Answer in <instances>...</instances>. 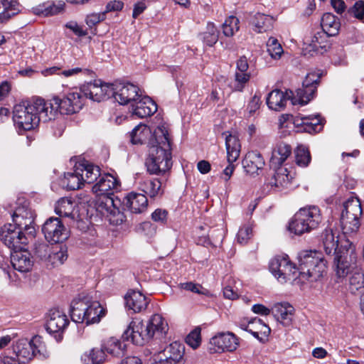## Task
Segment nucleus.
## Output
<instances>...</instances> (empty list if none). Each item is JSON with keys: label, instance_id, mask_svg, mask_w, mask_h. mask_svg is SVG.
I'll use <instances>...</instances> for the list:
<instances>
[{"label": "nucleus", "instance_id": "nucleus-9", "mask_svg": "<svg viewBox=\"0 0 364 364\" xmlns=\"http://www.w3.org/2000/svg\"><path fill=\"white\" fill-rule=\"evenodd\" d=\"M320 78L321 74L318 73L307 74L303 81L302 87L296 90V95L292 98V103L302 105L307 104L314 97Z\"/></svg>", "mask_w": 364, "mask_h": 364}, {"label": "nucleus", "instance_id": "nucleus-37", "mask_svg": "<svg viewBox=\"0 0 364 364\" xmlns=\"http://www.w3.org/2000/svg\"><path fill=\"white\" fill-rule=\"evenodd\" d=\"M65 3L60 1L58 4L53 3H43L32 8V12L38 16H51L60 13L64 9Z\"/></svg>", "mask_w": 364, "mask_h": 364}, {"label": "nucleus", "instance_id": "nucleus-38", "mask_svg": "<svg viewBox=\"0 0 364 364\" xmlns=\"http://www.w3.org/2000/svg\"><path fill=\"white\" fill-rule=\"evenodd\" d=\"M340 25L338 18L331 13L324 14L321 18V26L322 30L328 36H334L337 35Z\"/></svg>", "mask_w": 364, "mask_h": 364}, {"label": "nucleus", "instance_id": "nucleus-42", "mask_svg": "<svg viewBox=\"0 0 364 364\" xmlns=\"http://www.w3.org/2000/svg\"><path fill=\"white\" fill-rule=\"evenodd\" d=\"M82 173L77 170V166L75 165L74 172H68L65 174L63 179V184L65 186L68 190H77L81 188L84 184L82 178Z\"/></svg>", "mask_w": 364, "mask_h": 364}, {"label": "nucleus", "instance_id": "nucleus-49", "mask_svg": "<svg viewBox=\"0 0 364 364\" xmlns=\"http://www.w3.org/2000/svg\"><path fill=\"white\" fill-rule=\"evenodd\" d=\"M67 258V250L65 247L60 246L52 247L48 255V260L47 262V264L58 266L63 264Z\"/></svg>", "mask_w": 364, "mask_h": 364}, {"label": "nucleus", "instance_id": "nucleus-6", "mask_svg": "<svg viewBox=\"0 0 364 364\" xmlns=\"http://www.w3.org/2000/svg\"><path fill=\"white\" fill-rule=\"evenodd\" d=\"M362 214L361 202L357 197H350L343 203L341 224L345 234L356 232L359 230Z\"/></svg>", "mask_w": 364, "mask_h": 364}, {"label": "nucleus", "instance_id": "nucleus-52", "mask_svg": "<svg viewBox=\"0 0 364 364\" xmlns=\"http://www.w3.org/2000/svg\"><path fill=\"white\" fill-rule=\"evenodd\" d=\"M309 149L304 146H299L295 150L296 164L301 167H306L311 161Z\"/></svg>", "mask_w": 364, "mask_h": 364}, {"label": "nucleus", "instance_id": "nucleus-2", "mask_svg": "<svg viewBox=\"0 0 364 364\" xmlns=\"http://www.w3.org/2000/svg\"><path fill=\"white\" fill-rule=\"evenodd\" d=\"M297 281L299 284L314 283L321 279L326 272V264L321 253L303 250L299 253Z\"/></svg>", "mask_w": 364, "mask_h": 364}, {"label": "nucleus", "instance_id": "nucleus-25", "mask_svg": "<svg viewBox=\"0 0 364 364\" xmlns=\"http://www.w3.org/2000/svg\"><path fill=\"white\" fill-rule=\"evenodd\" d=\"M11 262L14 269L24 273L32 269L33 266V257L25 249H18L11 253Z\"/></svg>", "mask_w": 364, "mask_h": 364}, {"label": "nucleus", "instance_id": "nucleus-43", "mask_svg": "<svg viewBox=\"0 0 364 364\" xmlns=\"http://www.w3.org/2000/svg\"><path fill=\"white\" fill-rule=\"evenodd\" d=\"M273 17L261 13H257L254 16L252 24L255 26V31L264 33L269 31L273 27Z\"/></svg>", "mask_w": 364, "mask_h": 364}, {"label": "nucleus", "instance_id": "nucleus-12", "mask_svg": "<svg viewBox=\"0 0 364 364\" xmlns=\"http://www.w3.org/2000/svg\"><path fill=\"white\" fill-rule=\"evenodd\" d=\"M239 346L238 338L231 332L218 333L210 340V353H220L225 351L233 352Z\"/></svg>", "mask_w": 364, "mask_h": 364}, {"label": "nucleus", "instance_id": "nucleus-51", "mask_svg": "<svg viewBox=\"0 0 364 364\" xmlns=\"http://www.w3.org/2000/svg\"><path fill=\"white\" fill-rule=\"evenodd\" d=\"M239 24L240 21L236 16H229L223 23V33L227 37L233 36L235 33L239 31Z\"/></svg>", "mask_w": 364, "mask_h": 364}, {"label": "nucleus", "instance_id": "nucleus-31", "mask_svg": "<svg viewBox=\"0 0 364 364\" xmlns=\"http://www.w3.org/2000/svg\"><path fill=\"white\" fill-rule=\"evenodd\" d=\"M124 204L131 213H140L146 209L148 200L144 194L130 193L126 197Z\"/></svg>", "mask_w": 364, "mask_h": 364}, {"label": "nucleus", "instance_id": "nucleus-29", "mask_svg": "<svg viewBox=\"0 0 364 364\" xmlns=\"http://www.w3.org/2000/svg\"><path fill=\"white\" fill-rule=\"evenodd\" d=\"M76 166L77 170L82 173V178L84 183H92L101 176L100 167L87 161H79L76 164Z\"/></svg>", "mask_w": 364, "mask_h": 364}, {"label": "nucleus", "instance_id": "nucleus-59", "mask_svg": "<svg viewBox=\"0 0 364 364\" xmlns=\"http://www.w3.org/2000/svg\"><path fill=\"white\" fill-rule=\"evenodd\" d=\"M186 342L193 349L197 348L201 342L200 328H196L186 337Z\"/></svg>", "mask_w": 364, "mask_h": 364}, {"label": "nucleus", "instance_id": "nucleus-24", "mask_svg": "<svg viewBox=\"0 0 364 364\" xmlns=\"http://www.w3.org/2000/svg\"><path fill=\"white\" fill-rule=\"evenodd\" d=\"M97 180V183L92 186V191L99 196L98 205L101 198L105 196L112 197V191L118 187V181L111 174H101Z\"/></svg>", "mask_w": 364, "mask_h": 364}, {"label": "nucleus", "instance_id": "nucleus-10", "mask_svg": "<svg viewBox=\"0 0 364 364\" xmlns=\"http://www.w3.org/2000/svg\"><path fill=\"white\" fill-rule=\"evenodd\" d=\"M139 88L129 82H115L112 84V97L120 105L134 103L141 97Z\"/></svg>", "mask_w": 364, "mask_h": 364}, {"label": "nucleus", "instance_id": "nucleus-45", "mask_svg": "<svg viewBox=\"0 0 364 364\" xmlns=\"http://www.w3.org/2000/svg\"><path fill=\"white\" fill-rule=\"evenodd\" d=\"M364 287V272L361 268L355 266L349 274V289L355 294Z\"/></svg>", "mask_w": 364, "mask_h": 364}, {"label": "nucleus", "instance_id": "nucleus-11", "mask_svg": "<svg viewBox=\"0 0 364 364\" xmlns=\"http://www.w3.org/2000/svg\"><path fill=\"white\" fill-rule=\"evenodd\" d=\"M83 96L80 92H70L63 98L58 96L53 97V101L56 109V113L59 112L63 114H72L79 112L83 105Z\"/></svg>", "mask_w": 364, "mask_h": 364}, {"label": "nucleus", "instance_id": "nucleus-55", "mask_svg": "<svg viewBox=\"0 0 364 364\" xmlns=\"http://www.w3.org/2000/svg\"><path fill=\"white\" fill-rule=\"evenodd\" d=\"M328 36L323 30L318 31L312 37L310 46L315 50H318L319 48L326 50L328 46L327 38Z\"/></svg>", "mask_w": 364, "mask_h": 364}, {"label": "nucleus", "instance_id": "nucleus-39", "mask_svg": "<svg viewBox=\"0 0 364 364\" xmlns=\"http://www.w3.org/2000/svg\"><path fill=\"white\" fill-rule=\"evenodd\" d=\"M102 346L105 353L117 358L122 356L126 349V345L123 344L118 338L114 337L105 341Z\"/></svg>", "mask_w": 364, "mask_h": 364}, {"label": "nucleus", "instance_id": "nucleus-15", "mask_svg": "<svg viewBox=\"0 0 364 364\" xmlns=\"http://www.w3.org/2000/svg\"><path fill=\"white\" fill-rule=\"evenodd\" d=\"M1 240L10 249L16 250L28 242V237L15 224H7L0 230Z\"/></svg>", "mask_w": 364, "mask_h": 364}, {"label": "nucleus", "instance_id": "nucleus-57", "mask_svg": "<svg viewBox=\"0 0 364 364\" xmlns=\"http://www.w3.org/2000/svg\"><path fill=\"white\" fill-rule=\"evenodd\" d=\"M252 235V228L250 224H245L240 227L237 235V242L240 244H246Z\"/></svg>", "mask_w": 364, "mask_h": 364}, {"label": "nucleus", "instance_id": "nucleus-3", "mask_svg": "<svg viewBox=\"0 0 364 364\" xmlns=\"http://www.w3.org/2000/svg\"><path fill=\"white\" fill-rule=\"evenodd\" d=\"M105 315V310L97 301L85 293L75 298L70 305V316L75 323L87 325L98 323Z\"/></svg>", "mask_w": 364, "mask_h": 364}, {"label": "nucleus", "instance_id": "nucleus-18", "mask_svg": "<svg viewBox=\"0 0 364 364\" xmlns=\"http://www.w3.org/2000/svg\"><path fill=\"white\" fill-rule=\"evenodd\" d=\"M112 84H103L95 80L84 85L81 88L83 95L93 101L100 102L112 96Z\"/></svg>", "mask_w": 364, "mask_h": 364}, {"label": "nucleus", "instance_id": "nucleus-34", "mask_svg": "<svg viewBox=\"0 0 364 364\" xmlns=\"http://www.w3.org/2000/svg\"><path fill=\"white\" fill-rule=\"evenodd\" d=\"M223 135L225 136L228 161H236L240 156L241 148L239 139L235 134L229 132L224 133Z\"/></svg>", "mask_w": 364, "mask_h": 364}, {"label": "nucleus", "instance_id": "nucleus-23", "mask_svg": "<svg viewBox=\"0 0 364 364\" xmlns=\"http://www.w3.org/2000/svg\"><path fill=\"white\" fill-rule=\"evenodd\" d=\"M146 331H149L150 340L161 339L166 335L168 331V323L159 314H155L151 316L145 324Z\"/></svg>", "mask_w": 364, "mask_h": 364}, {"label": "nucleus", "instance_id": "nucleus-35", "mask_svg": "<svg viewBox=\"0 0 364 364\" xmlns=\"http://www.w3.org/2000/svg\"><path fill=\"white\" fill-rule=\"evenodd\" d=\"M274 175L269 184L275 188H287L291 183L292 176L289 174L287 168L277 166Z\"/></svg>", "mask_w": 364, "mask_h": 364}, {"label": "nucleus", "instance_id": "nucleus-62", "mask_svg": "<svg viewBox=\"0 0 364 364\" xmlns=\"http://www.w3.org/2000/svg\"><path fill=\"white\" fill-rule=\"evenodd\" d=\"M105 18V12L93 13L86 16L85 22L89 27L92 28V26L97 25L98 23L104 21Z\"/></svg>", "mask_w": 364, "mask_h": 364}, {"label": "nucleus", "instance_id": "nucleus-50", "mask_svg": "<svg viewBox=\"0 0 364 364\" xmlns=\"http://www.w3.org/2000/svg\"><path fill=\"white\" fill-rule=\"evenodd\" d=\"M203 41L208 46L216 43L219 37V31L212 22L207 23L206 30L200 34Z\"/></svg>", "mask_w": 364, "mask_h": 364}, {"label": "nucleus", "instance_id": "nucleus-8", "mask_svg": "<svg viewBox=\"0 0 364 364\" xmlns=\"http://www.w3.org/2000/svg\"><path fill=\"white\" fill-rule=\"evenodd\" d=\"M269 270L281 283L292 281L294 284H299L297 281L298 268L291 262L287 256L274 257L270 261Z\"/></svg>", "mask_w": 364, "mask_h": 364}, {"label": "nucleus", "instance_id": "nucleus-44", "mask_svg": "<svg viewBox=\"0 0 364 364\" xmlns=\"http://www.w3.org/2000/svg\"><path fill=\"white\" fill-rule=\"evenodd\" d=\"M151 134V129L146 124L140 123L132 131L131 141L133 144H142L147 141Z\"/></svg>", "mask_w": 364, "mask_h": 364}, {"label": "nucleus", "instance_id": "nucleus-21", "mask_svg": "<svg viewBox=\"0 0 364 364\" xmlns=\"http://www.w3.org/2000/svg\"><path fill=\"white\" fill-rule=\"evenodd\" d=\"M129 111L133 116L144 118L154 114L157 111L156 104L148 96H142L131 104Z\"/></svg>", "mask_w": 364, "mask_h": 364}, {"label": "nucleus", "instance_id": "nucleus-22", "mask_svg": "<svg viewBox=\"0 0 364 364\" xmlns=\"http://www.w3.org/2000/svg\"><path fill=\"white\" fill-rule=\"evenodd\" d=\"M98 209L109 215V223L112 225H118L125 220V215L115 206L112 197L105 196L101 198Z\"/></svg>", "mask_w": 364, "mask_h": 364}, {"label": "nucleus", "instance_id": "nucleus-36", "mask_svg": "<svg viewBox=\"0 0 364 364\" xmlns=\"http://www.w3.org/2000/svg\"><path fill=\"white\" fill-rule=\"evenodd\" d=\"M184 353V346L179 342L174 341L166 346L159 353L166 359L177 364L183 358Z\"/></svg>", "mask_w": 364, "mask_h": 364}, {"label": "nucleus", "instance_id": "nucleus-40", "mask_svg": "<svg viewBox=\"0 0 364 364\" xmlns=\"http://www.w3.org/2000/svg\"><path fill=\"white\" fill-rule=\"evenodd\" d=\"M13 221L17 226L28 225L34 223L35 214L31 209L18 208L12 215Z\"/></svg>", "mask_w": 364, "mask_h": 364}, {"label": "nucleus", "instance_id": "nucleus-14", "mask_svg": "<svg viewBox=\"0 0 364 364\" xmlns=\"http://www.w3.org/2000/svg\"><path fill=\"white\" fill-rule=\"evenodd\" d=\"M69 324L66 314L59 309L49 310L46 316V329L50 334H54L57 341H60L61 333Z\"/></svg>", "mask_w": 364, "mask_h": 364}, {"label": "nucleus", "instance_id": "nucleus-46", "mask_svg": "<svg viewBox=\"0 0 364 364\" xmlns=\"http://www.w3.org/2000/svg\"><path fill=\"white\" fill-rule=\"evenodd\" d=\"M242 328L250 332L257 338H259V333L267 336L270 332L269 327L257 318L250 321L247 325H242Z\"/></svg>", "mask_w": 364, "mask_h": 364}, {"label": "nucleus", "instance_id": "nucleus-58", "mask_svg": "<svg viewBox=\"0 0 364 364\" xmlns=\"http://www.w3.org/2000/svg\"><path fill=\"white\" fill-rule=\"evenodd\" d=\"M301 124L311 125L314 130L321 129L322 119L320 115H306L301 117Z\"/></svg>", "mask_w": 364, "mask_h": 364}, {"label": "nucleus", "instance_id": "nucleus-27", "mask_svg": "<svg viewBox=\"0 0 364 364\" xmlns=\"http://www.w3.org/2000/svg\"><path fill=\"white\" fill-rule=\"evenodd\" d=\"M245 171L251 175H258L264 166L262 156L257 151L248 152L242 161Z\"/></svg>", "mask_w": 364, "mask_h": 364}, {"label": "nucleus", "instance_id": "nucleus-13", "mask_svg": "<svg viewBox=\"0 0 364 364\" xmlns=\"http://www.w3.org/2000/svg\"><path fill=\"white\" fill-rule=\"evenodd\" d=\"M13 120L16 127L20 130L28 131L38 124V119L34 112H31L29 105L18 104L14 106Z\"/></svg>", "mask_w": 364, "mask_h": 364}, {"label": "nucleus", "instance_id": "nucleus-33", "mask_svg": "<svg viewBox=\"0 0 364 364\" xmlns=\"http://www.w3.org/2000/svg\"><path fill=\"white\" fill-rule=\"evenodd\" d=\"M19 12L18 0H0V23L6 22Z\"/></svg>", "mask_w": 364, "mask_h": 364}, {"label": "nucleus", "instance_id": "nucleus-54", "mask_svg": "<svg viewBox=\"0 0 364 364\" xmlns=\"http://www.w3.org/2000/svg\"><path fill=\"white\" fill-rule=\"evenodd\" d=\"M250 77V73L235 72V78L231 85L232 90L242 92L249 82Z\"/></svg>", "mask_w": 364, "mask_h": 364}, {"label": "nucleus", "instance_id": "nucleus-1", "mask_svg": "<svg viewBox=\"0 0 364 364\" xmlns=\"http://www.w3.org/2000/svg\"><path fill=\"white\" fill-rule=\"evenodd\" d=\"M156 146H153L145 165L150 174L168 176L172 166L171 141L165 124L159 125L153 134Z\"/></svg>", "mask_w": 364, "mask_h": 364}, {"label": "nucleus", "instance_id": "nucleus-47", "mask_svg": "<svg viewBox=\"0 0 364 364\" xmlns=\"http://www.w3.org/2000/svg\"><path fill=\"white\" fill-rule=\"evenodd\" d=\"M105 358L106 354L102 346L101 348L91 349L89 352L85 353L81 357L84 364H101L105 360Z\"/></svg>", "mask_w": 364, "mask_h": 364}, {"label": "nucleus", "instance_id": "nucleus-56", "mask_svg": "<svg viewBox=\"0 0 364 364\" xmlns=\"http://www.w3.org/2000/svg\"><path fill=\"white\" fill-rule=\"evenodd\" d=\"M178 287L181 289L191 291L198 294L208 295L209 291L203 288L200 284L192 282L180 283Z\"/></svg>", "mask_w": 364, "mask_h": 364}, {"label": "nucleus", "instance_id": "nucleus-5", "mask_svg": "<svg viewBox=\"0 0 364 364\" xmlns=\"http://www.w3.org/2000/svg\"><path fill=\"white\" fill-rule=\"evenodd\" d=\"M356 259L355 246L348 240L341 242L333 260L334 271L338 279H343L350 273L356 266Z\"/></svg>", "mask_w": 364, "mask_h": 364}, {"label": "nucleus", "instance_id": "nucleus-19", "mask_svg": "<svg viewBox=\"0 0 364 364\" xmlns=\"http://www.w3.org/2000/svg\"><path fill=\"white\" fill-rule=\"evenodd\" d=\"M28 105L31 112H34L38 119V122L41 121L46 122L55 117L56 109H55L54 102H48L43 98L36 97L33 98Z\"/></svg>", "mask_w": 364, "mask_h": 364}, {"label": "nucleus", "instance_id": "nucleus-7", "mask_svg": "<svg viewBox=\"0 0 364 364\" xmlns=\"http://www.w3.org/2000/svg\"><path fill=\"white\" fill-rule=\"evenodd\" d=\"M13 351L20 363L28 362L34 355L46 357L48 352L42 338L36 336L31 341L19 339L13 346Z\"/></svg>", "mask_w": 364, "mask_h": 364}, {"label": "nucleus", "instance_id": "nucleus-17", "mask_svg": "<svg viewBox=\"0 0 364 364\" xmlns=\"http://www.w3.org/2000/svg\"><path fill=\"white\" fill-rule=\"evenodd\" d=\"M122 338L127 341L130 340L133 343L139 346H142L151 341L145 323L138 319L130 322L122 334Z\"/></svg>", "mask_w": 364, "mask_h": 364}, {"label": "nucleus", "instance_id": "nucleus-63", "mask_svg": "<svg viewBox=\"0 0 364 364\" xmlns=\"http://www.w3.org/2000/svg\"><path fill=\"white\" fill-rule=\"evenodd\" d=\"M168 212L166 210L158 208L151 214V218L154 221L161 224L166 223Z\"/></svg>", "mask_w": 364, "mask_h": 364}, {"label": "nucleus", "instance_id": "nucleus-20", "mask_svg": "<svg viewBox=\"0 0 364 364\" xmlns=\"http://www.w3.org/2000/svg\"><path fill=\"white\" fill-rule=\"evenodd\" d=\"M167 180L168 176H161L160 178H142L138 183V188L146 198H155L163 195Z\"/></svg>", "mask_w": 364, "mask_h": 364}, {"label": "nucleus", "instance_id": "nucleus-16", "mask_svg": "<svg viewBox=\"0 0 364 364\" xmlns=\"http://www.w3.org/2000/svg\"><path fill=\"white\" fill-rule=\"evenodd\" d=\"M46 239L53 243H60L65 240L68 235L62 221L58 218H48L42 227Z\"/></svg>", "mask_w": 364, "mask_h": 364}, {"label": "nucleus", "instance_id": "nucleus-53", "mask_svg": "<svg viewBox=\"0 0 364 364\" xmlns=\"http://www.w3.org/2000/svg\"><path fill=\"white\" fill-rule=\"evenodd\" d=\"M267 52L274 60L279 59L284 54V50L279 43L278 40L274 37H270L267 42Z\"/></svg>", "mask_w": 364, "mask_h": 364}, {"label": "nucleus", "instance_id": "nucleus-28", "mask_svg": "<svg viewBox=\"0 0 364 364\" xmlns=\"http://www.w3.org/2000/svg\"><path fill=\"white\" fill-rule=\"evenodd\" d=\"M126 306L134 313H139L146 309L149 300L139 291L131 290L125 296Z\"/></svg>", "mask_w": 364, "mask_h": 364}, {"label": "nucleus", "instance_id": "nucleus-60", "mask_svg": "<svg viewBox=\"0 0 364 364\" xmlns=\"http://www.w3.org/2000/svg\"><path fill=\"white\" fill-rule=\"evenodd\" d=\"M261 105L260 97L255 95L248 102L245 117L250 118L255 115Z\"/></svg>", "mask_w": 364, "mask_h": 364}, {"label": "nucleus", "instance_id": "nucleus-30", "mask_svg": "<svg viewBox=\"0 0 364 364\" xmlns=\"http://www.w3.org/2000/svg\"><path fill=\"white\" fill-rule=\"evenodd\" d=\"M291 154V147L289 144L283 141L277 143L272 152L271 165L274 168L277 166H281Z\"/></svg>", "mask_w": 364, "mask_h": 364}, {"label": "nucleus", "instance_id": "nucleus-26", "mask_svg": "<svg viewBox=\"0 0 364 364\" xmlns=\"http://www.w3.org/2000/svg\"><path fill=\"white\" fill-rule=\"evenodd\" d=\"M76 203L67 198H60L55 206V212L62 218H67L71 223L79 220V214L75 210Z\"/></svg>", "mask_w": 364, "mask_h": 364}, {"label": "nucleus", "instance_id": "nucleus-4", "mask_svg": "<svg viewBox=\"0 0 364 364\" xmlns=\"http://www.w3.org/2000/svg\"><path fill=\"white\" fill-rule=\"evenodd\" d=\"M323 220L321 210L316 205L300 208L289 223V230L295 235H301L316 229Z\"/></svg>", "mask_w": 364, "mask_h": 364}, {"label": "nucleus", "instance_id": "nucleus-61", "mask_svg": "<svg viewBox=\"0 0 364 364\" xmlns=\"http://www.w3.org/2000/svg\"><path fill=\"white\" fill-rule=\"evenodd\" d=\"M51 250V248L46 244L42 243L36 246L35 254L41 260L48 262V255Z\"/></svg>", "mask_w": 364, "mask_h": 364}, {"label": "nucleus", "instance_id": "nucleus-64", "mask_svg": "<svg viewBox=\"0 0 364 364\" xmlns=\"http://www.w3.org/2000/svg\"><path fill=\"white\" fill-rule=\"evenodd\" d=\"M353 12L354 14V16L358 19H360L364 23V1H357L353 8Z\"/></svg>", "mask_w": 364, "mask_h": 364}, {"label": "nucleus", "instance_id": "nucleus-32", "mask_svg": "<svg viewBox=\"0 0 364 364\" xmlns=\"http://www.w3.org/2000/svg\"><path fill=\"white\" fill-rule=\"evenodd\" d=\"M290 96L287 92H284L279 90H272L269 93L267 97V105L272 110L281 111L283 109Z\"/></svg>", "mask_w": 364, "mask_h": 364}, {"label": "nucleus", "instance_id": "nucleus-41", "mask_svg": "<svg viewBox=\"0 0 364 364\" xmlns=\"http://www.w3.org/2000/svg\"><path fill=\"white\" fill-rule=\"evenodd\" d=\"M273 310L277 320L284 324H289L291 322L294 308L289 303L277 304L274 305Z\"/></svg>", "mask_w": 364, "mask_h": 364}, {"label": "nucleus", "instance_id": "nucleus-48", "mask_svg": "<svg viewBox=\"0 0 364 364\" xmlns=\"http://www.w3.org/2000/svg\"><path fill=\"white\" fill-rule=\"evenodd\" d=\"M338 237L331 230H326L323 235V244L326 254L330 255L333 252L335 255L338 252Z\"/></svg>", "mask_w": 364, "mask_h": 364}]
</instances>
